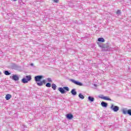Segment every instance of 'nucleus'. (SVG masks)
Masks as SVG:
<instances>
[{"instance_id":"obj_1","label":"nucleus","mask_w":131,"mask_h":131,"mask_svg":"<svg viewBox=\"0 0 131 131\" xmlns=\"http://www.w3.org/2000/svg\"><path fill=\"white\" fill-rule=\"evenodd\" d=\"M97 45L99 48H101V49H112L109 42H107L105 44L101 42H98Z\"/></svg>"},{"instance_id":"obj_2","label":"nucleus","mask_w":131,"mask_h":131,"mask_svg":"<svg viewBox=\"0 0 131 131\" xmlns=\"http://www.w3.org/2000/svg\"><path fill=\"white\" fill-rule=\"evenodd\" d=\"M31 79H32L31 76L30 75L26 76V78H24L21 79V82H23V83H28V81H30Z\"/></svg>"},{"instance_id":"obj_3","label":"nucleus","mask_w":131,"mask_h":131,"mask_svg":"<svg viewBox=\"0 0 131 131\" xmlns=\"http://www.w3.org/2000/svg\"><path fill=\"white\" fill-rule=\"evenodd\" d=\"M110 109L114 111V112H117L119 111V107L118 106L114 105V104H112L110 107Z\"/></svg>"},{"instance_id":"obj_4","label":"nucleus","mask_w":131,"mask_h":131,"mask_svg":"<svg viewBox=\"0 0 131 131\" xmlns=\"http://www.w3.org/2000/svg\"><path fill=\"white\" fill-rule=\"evenodd\" d=\"M122 113L125 115L128 114L131 116V110L129 109L127 110V108H123Z\"/></svg>"},{"instance_id":"obj_5","label":"nucleus","mask_w":131,"mask_h":131,"mask_svg":"<svg viewBox=\"0 0 131 131\" xmlns=\"http://www.w3.org/2000/svg\"><path fill=\"white\" fill-rule=\"evenodd\" d=\"M43 76L42 75H38L35 77V81L36 82H39L42 79Z\"/></svg>"},{"instance_id":"obj_6","label":"nucleus","mask_w":131,"mask_h":131,"mask_svg":"<svg viewBox=\"0 0 131 131\" xmlns=\"http://www.w3.org/2000/svg\"><path fill=\"white\" fill-rule=\"evenodd\" d=\"M71 81L77 85H80V86L83 85L82 83L78 81L75 80L74 79H71Z\"/></svg>"},{"instance_id":"obj_7","label":"nucleus","mask_w":131,"mask_h":131,"mask_svg":"<svg viewBox=\"0 0 131 131\" xmlns=\"http://www.w3.org/2000/svg\"><path fill=\"white\" fill-rule=\"evenodd\" d=\"M12 79L13 80H15V81H17V80H19V77L16 75H13L12 76Z\"/></svg>"},{"instance_id":"obj_8","label":"nucleus","mask_w":131,"mask_h":131,"mask_svg":"<svg viewBox=\"0 0 131 131\" xmlns=\"http://www.w3.org/2000/svg\"><path fill=\"white\" fill-rule=\"evenodd\" d=\"M101 105L102 107H104V108H107V107L108 106V103H107L105 101H102L101 103Z\"/></svg>"},{"instance_id":"obj_9","label":"nucleus","mask_w":131,"mask_h":131,"mask_svg":"<svg viewBox=\"0 0 131 131\" xmlns=\"http://www.w3.org/2000/svg\"><path fill=\"white\" fill-rule=\"evenodd\" d=\"M58 91L62 94H65V93H66V91H65V90H64V88H61V87L59 88H58Z\"/></svg>"},{"instance_id":"obj_10","label":"nucleus","mask_w":131,"mask_h":131,"mask_svg":"<svg viewBox=\"0 0 131 131\" xmlns=\"http://www.w3.org/2000/svg\"><path fill=\"white\" fill-rule=\"evenodd\" d=\"M67 118L68 119H69L70 120L72 119V118H73V115H72L71 114H67Z\"/></svg>"},{"instance_id":"obj_11","label":"nucleus","mask_w":131,"mask_h":131,"mask_svg":"<svg viewBox=\"0 0 131 131\" xmlns=\"http://www.w3.org/2000/svg\"><path fill=\"white\" fill-rule=\"evenodd\" d=\"M88 100L89 101V102H91V103H93V102H94V101H95V98H94L92 96H89Z\"/></svg>"},{"instance_id":"obj_12","label":"nucleus","mask_w":131,"mask_h":131,"mask_svg":"<svg viewBox=\"0 0 131 131\" xmlns=\"http://www.w3.org/2000/svg\"><path fill=\"white\" fill-rule=\"evenodd\" d=\"M71 93L73 96H76L77 95V92L75 90V89H72V91H71Z\"/></svg>"},{"instance_id":"obj_13","label":"nucleus","mask_w":131,"mask_h":131,"mask_svg":"<svg viewBox=\"0 0 131 131\" xmlns=\"http://www.w3.org/2000/svg\"><path fill=\"white\" fill-rule=\"evenodd\" d=\"M98 41L100 42H105V39L103 37L98 38Z\"/></svg>"},{"instance_id":"obj_14","label":"nucleus","mask_w":131,"mask_h":131,"mask_svg":"<svg viewBox=\"0 0 131 131\" xmlns=\"http://www.w3.org/2000/svg\"><path fill=\"white\" fill-rule=\"evenodd\" d=\"M101 99H103V100H106V101H111V99L107 96L102 97H101Z\"/></svg>"},{"instance_id":"obj_15","label":"nucleus","mask_w":131,"mask_h":131,"mask_svg":"<svg viewBox=\"0 0 131 131\" xmlns=\"http://www.w3.org/2000/svg\"><path fill=\"white\" fill-rule=\"evenodd\" d=\"M5 98L7 100H9V99L12 98V95H11V94H7Z\"/></svg>"},{"instance_id":"obj_16","label":"nucleus","mask_w":131,"mask_h":131,"mask_svg":"<svg viewBox=\"0 0 131 131\" xmlns=\"http://www.w3.org/2000/svg\"><path fill=\"white\" fill-rule=\"evenodd\" d=\"M51 86H52V89H53L54 91H56V89H57V85H56L54 83H53L52 84Z\"/></svg>"},{"instance_id":"obj_17","label":"nucleus","mask_w":131,"mask_h":131,"mask_svg":"<svg viewBox=\"0 0 131 131\" xmlns=\"http://www.w3.org/2000/svg\"><path fill=\"white\" fill-rule=\"evenodd\" d=\"M3 73H4L5 75H11V73H9V71H4Z\"/></svg>"},{"instance_id":"obj_18","label":"nucleus","mask_w":131,"mask_h":131,"mask_svg":"<svg viewBox=\"0 0 131 131\" xmlns=\"http://www.w3.org/2000/svg\"><path fill=\"white\" fill-rule=\"evenodd\" d=\"M78 97L80 99H81V100H83V99H84V96L82 95L81 93H79Z\"/></svg>"},{"instance_id":"obj_19","label":"nucleus","mask_w":131,"mask_h":131,"mask_svg":"<svg viewBox=\"0 0 131 131\" xmlns=\"http://www.w3.org/2000/svg\"><path fill=\"white\" fill-rule=\"evenodd\" d=\"M36 83L39 86H41L43 85L42 82L41 81L39 82H37Z\"/></svg>"},{"instance_id":"obj_20","label":"nucleus","mask_w":131,"mask_h":131,"mask_svg":"<svg viewBox=\"0 0 131 131\" xmlns=\"http://www.w3.org/2000/svg\"><path fill=\"white\" fill-rule=\"evenodd\" d=\"M46 86H47V88H51V86H52V85L51 84V83H47L46 84Z\"/></svg>"},{"instance_id":"obj_21","label":"nucleus","mask_w":131,"mask_h":131,"mask_svg":"<svg viewBox=\"0 0 131 131\" xmlns=\"http://www.w3.org/2000/svg\"><path fill=\"white\" fill-rule=\"evenodd\" d=\"M63 88L64 91H67V92H69V88L67 86H64Z\"/></svg>"},{"instance_id":"obj_22","label":"nucleus","mask_w":131,"mask_h":131,"mask_svg":"<svg viewBox=\"0 0 131 131\" xmlns=\"http://www.w3.org/2000/svg\"><path fill=\"white\" fill-rule=\"evenodd\" d=\"M117 15H120L121 14V11L120 10H118L116 12Z\"/></svg>"},{"instance_id":"obj_23","label":"nucleus","mask_w":131,"mask_h":131,"mask_svg":"<svg viewBox=\"0 0 131 131\" xmlns=\"http://www.w3.org/2000/svg\"><path fill=\"white\" fill-rule=\"evenodd\" d=\"M47 81L48 82H52L53 81V80H52V78H48Z\"/></svg>"},{"instance_id":"obj_24","label":"nucleus","mask_w":131,"mask_h":131,"mask_svg":"<svg viewBox=\"0 0 131 131\" xmlns=\"http://www.w3.org/2000/svg\"><path fill=\"white\" fill-rule=\"evenodd\" d=\"M54 3H56L57 4H58V3H59V0H53Z\"/></svg>"},{"instance_id":"obj_25","label":"nucleus","mask_w":131,"mask_h":131,"mask_svg":"<svg viewBox=\"0 0 131 131\" xmlns=\"http://www.w3.org/2000/svg\"><path fill=\"white\" fill-rule=\"evenodd\" d=\"M42 82V84H43V83L46 84V80H43L42 81H41Z\"/></svg>"},{"instance_id":"obj_26","label":"nucleus","mask_w":131,"mask_h":131,"mask_svg":"<svg viewBox=\"0 0 131 131\" xmlns=\"http://www.w3.org/2000/svg\"><path fill=\"white\" fill-rule=\"evenodd\" d=\"M84 127H85V128L84 129V130H86L87 129H88V126H86V125H85L84 126Z\"/></svg>"},{"instance_id":"obj_27","label":"nucleus","mask_w":131,"mask_h":131,"mask_svg":"<svg viewBox=\"0 0 131 131\" xmlns=\"http://www.w3.org/2000/svg\"><path fill=\"white\" fill-rule=\"evenodd\" d=\"M102 52H110V51L107 50H102Z\"/></svg>"},{"instance_id":"obj_28","label":"nucleus","mask_w":131,"mask_h":131,"mask_svg":"<svg viewBox=\"0 0 131 131\" xmlns=\"http://www.w3.org/2000/svg\"><path fill=\"white\" fill-rule=\"evenodd\" d=\"M31 66H34L33 63H31Z\"/></svg>"},{"instance_id":"obj_29","label":"nucleus","mask_w":131,"mask_h":131,"mask_svg":"<svg viewBox=\"0 0 131 131\" xmlns=\"http://www.w3.org/2000/svg\"><path fill=\"white\" fill-rule=\"evenodd\" d=\"M12 1H13L14 2H16V1H17V0H12Z\"/></svg>"},{"instance_id":"obj_30","label":"nucleus","mask_w":131,"mask_h":131,"mask_svg":"<svg viewBox=\"0 0 131 131\" xmlns=\"http://www.w3.org/2000/svg\"><path fill=\"white\" fill-rule=\"evenodd\" d=\"M94 86H96V84H94Z\"/></svg>"},{"instance_id":"obj_31","label":"nucleus","mask_w":131,"mask_h":131,"mask_svg":"<svg viewBox=\"0 0 131 131\" xmlns=\"http://www.w3.org/2000/svg\"><path fill=\"white\" fill-rule=\"evenodd\" d=\"M1 72H0V75H1Z\"/></svg>"}]
</instances>
